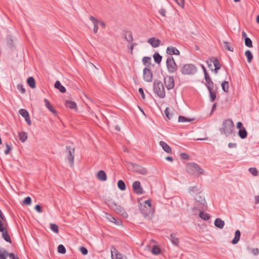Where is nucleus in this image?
I'll return each mask as SVG.
<instances>
[{
    "instance_id": "obj_51",
    "label": "nucleus",
    "mask_w": 259,
    "mask_h": 259,
    "mask_svg": "<svg viewBox=\"0 0 259 259\" xmlns=\"http://www.w3.org/2000/svg\"><path fill=\"white\" fill-rule=\"evenodd\" d=\"M79 250L83 255H87L88 253V249L84 247H80Z\"/></svg>"
},
{
    "instance_id": "obj_47",
    "label": "nucleus",
    "mask_w": 259,
    "mask_h": 259,
    "mask_svg": "<svg viewBox=\"0 0 259 259\" xmlns=\"http://www.w3.org/2000/svg\"><path fill=\"white\" fill-rule=\"evenodd\" d=\"M249 171L254 176H257L258 174L257 170L255 168H250L249 169Z\"/></svg>"
},
{
    "instance_id": "obj_50",
    "label": "nucleus",
    "mask_w": 259,
    "mask_h": 259,
    "mask_svg": "<svg viewBox=\"0 0 259 259\" xmlns=\"http://www.w3.org/2000/svg\"><path fill=\"white\" fill-rule=\"evenodd\" d=\"M189 190L190 193L198 192L199 191L197 186L191 187L189 188Z\"/></svg>"
},
{
    "instance_id": "obj_33",
    "label": "nucleus",
    "mask_w": 259,
    "mask_h": 259,
    "mask_svg": "<svg viewBox=\"0 0 259 259\" xmlns=\"http://www.w3.org/2000/svg\"><path fill=\"white\" fill-rule=\"evenodd\" d=\"M209 93L210 101L213 102L216 98L215 92L213 91V89L208 90Z\"/></svg>"
},
{
    "instance_id": "obj_17",
    "label": "nucleus",
    "mask_w": 259,
    "mask_h": 259,
    "mask_svg": "<svg viewBox=\"0 0 259 259\" xmlns=\"http://www.w3.org/2000/svg\"><path fill=\"white\" fill-rule=\"evenodd\" d=\"M214 224L216 227H217L220 229H222L224 227L225 222L224 221H223L220 218H217L215 220Z\"/></svg>"
},
{
    "instance_id": "obj_21",
    "label": "nucleus",
    "mask_w": 259,
    "mask_h": 259,
    "mask_svg": "<svg viewBox=\"0 0 259 259\" xmlns=\"http://www.w3.org/2000/svg\"><path fill=\"white\" fill-rule=\"evenodd\" d=\"M97 178L102 181H105L107 180V176L104 170H101L97 173Z\"/></svg>"
},
{
    "instance_id": "obj_5",
    "label": "nucleus",
    "mask_w": 259,
    "mask_h": 259,
    "mask_svg": "<svg viewBox=\"0 0 259 259\" xmlns=\"http://www.w3.org/2000/svg\"><path fill=\"white\" fill-rule=\"evenodd\" d=\"M197 68L192 64H185L181 68V71L184 75H193L197 72Z\"/></svg>"
},
{
    "instance_id": "obj_3",
    "label": "nucleus",
    "mask_w": 259,
    "mask_h": 259,
    "mask_svg": "<svg viewBox=\"0 0 259 259\" xmlns=\"http://www.w3.org/2000/svg\"><path fill=\"white\" fill-rule=\"evenodd\" d=\"M187 171L190 175H194L196 172L199 175L203 174V170L195 163H189L186 165Z\"/></svg>"
},
{
    "instance_id": "obj_48",
    "label": "nucleus",
    "mask_w": 259,
    "mask_h": 259,
    "mask_svg": "<svg viewBox=\"0 0 259 259\" xmlns=\"http://www.w3.org/2000/svg\"><path fill=\"white\" fill-rule=\"evenodd\" d=\"M6 146L7 147V149L5 151V154L6 155H8L9 154L10 151L12 150V148L9 144L7 143L6 144Z\"/></svg>"
},
{
    "instance_id": "obj_44",
    "label": "nucleus",
    "mask_w": 259,
    "mask_h": 259,
    "mask_svg": "<svg viewBox=\"0 0 259 259\" xmlns=\"http://www.w3.org/2000/svg\"><path fill=\"white\" fill-rule=\"evenodd\" d=\"M50 228L52 231L56 233H58L59 232L58 226L55 224H51Z\"/></svg>"
},
{
    "instance_id": "obj_57",
    "label": "nucleus",
    "mask_w": 259,
    "mask_h": 259,
    "mask_svg": "<svg viewBox=\"0 0 259 259\" xmlns=\"http://www.w3.org/2000/svg\"><path fill=\"white\" fill-rule=\"evenodd\" d=\"M139 92L141 95L142 99H145V94H144V93L143 89L142 88H140L139 89Z\"/></svg>"
},
{
    "instance_id": "obj_22",
    "label": "nucleus",
    "mask_w": 259,
    "mask_h": 259,
    "mask_svg": "<svg viewBox=\"0 0 259 259\" xmlns=\"http://www.w3.org/2000/svg\"><path fill=\"white\" fill-rule=\"evenodd\" d=\"M44 102H45L46 107L48 109V110L52 112L54 114L56 113V111L53 108V107L52 106L51 104L50 103V102H49V101L48 99H45Z\"/></svg>"
},
{
    "instance_id": "obj_12",
    "label": "nucleus",
    "mask_w": 259,
    "mask_h": 259,
    "mask_svg": "<svg viewBox=\"0 0 259 259\" xmlns=\"http://www.w3.org/2000/svg\"><path fill=\"white\" fill-rule=\"evenodd\" d=\"M147 42L150 44L153 48H157L160 46L161 41L160 39L153 37L148 39Z\"/></svg>"
},
{
    "instance_id": "obj_58",
    "label": "nucleus",
    "mask_w": 259,
    "mask_h": 259,
    "mask_svg": "<svg viewBox=\"0 0 259 259\" xmlns=\"http://www.w3.org/2000/svg\"><path fill=\"white\" fill-rule=\"evenodd\" d=\"M35 209L38 212H41L42 211L41 207L38 204L35 206Z\"/></svg>"
},
{
    "instance_id": "obj_8",
    "label": "nucleus",
    "mask_w": 259,
    "mask_h": 259,
    "mask_svg": "<svg viewBox=\"0 0 259 259\" xmlns=\"http://www.w3.org/2000/svg\"><path fill=\"white\" fill-rule=\"evenodd\" d=\"M143 78L148 82H150L153 79V73L151 70L148 68H145L143 70Z\"/></svg>"
},
{
    "instance_id": "obj_20",
    "label": "nucleus",
    "mask_w": 259,
    "mask_h": 259,
    "mask_svg": "<svg viewBox=\"0 0 259 259\" xmlns=\"http://www.w3.org/2000/svg\"><path fill=\"white\" fill-rule=\"evenodd\" d=\"M111 257L112 259H127L125 255L118 252L117 250H115V254H113L112 252Z\"/></svg>"
},
{
    "instance_id": "obj_42",
    "label": "nucleus",
    "mask_w": 259,
    "mask_h": 259,
    "mask_svg": "<svg viewBox=\"0 0 259 259\" xmlns=\"http://www.w3.org/2000/svg\"><path fill=\"white\" fill-rule=\"evenodd\" d=\"M58 251L59 253L64 254L66 253V250L64 246L62 244H60L58 246Z\"/></svg>"
},
{
    "instance_id": "obj_46",
    "label": "nucleus",
    "mask_w": 259,
    "mask_h": 259,
    "mask_svg": "<svg viewBox=\"0 0 259 259\" xmlns=\"http://www.w3.org/2000/svg\"><path fill=\"white\" fill-rule=\"evenodd\" d=\"M17 88L22 94H24L25 93V89L22 84H18Z\"/></svg>"
},
{
    "instance_id": "obj_23",
    "label": "nucleus",
    "mask_w": 259,
    "mask_h": 259,
    "mask_svg": "<svg viewBox=\"0 0 259 259\" xmlns=\"http://www.w3.org/2000/svg\"><path fill=\"white\" fill-rule=\"evenodd\" d=\"M240 231L239 230H236L235 233V237L232 240L231 243L233 244H237L240 240Z\"/></svg>"
},
{
    "instance_id": "obj_18",
    "label": "nucleus",
    "mask_w": 259,
    "mask_h": 259,
    "mask_svg": "<svg viewBox=\"0 0 259 259\" xmlns=\"http://www.w3.org/2000/svg\"><path fill=\"white\" fill-rule=\"evenodd\" d=\"M213 61V65L214 67V69L213 70L215 74H217L218 72V70L221 68V65L220 64L219 61L218 59L216 58L212 59Z\"/></svg>"
},
{
    "instance_id": "obj_59",
    "label": "nucleus",
    "mask_w": 259,
    "mask_h": 259,
    "mask_svg": "<svg viewBox=\"0 0 259 259\" xmlns=\"http://www.w3.org/2000/svg\"><path fill=\"white\" fill-rule=\"evenodd\" d=\"M159 13L163 17H165L166 16V10L164 9H161L159 10Z\"/></svg>"
},
{
    "instance_id": "obj_52",
    "label": "nucleus",
    "mask_w": 259,
    "mask_h": 259,
    "mask_svg": "<svg viewBox=\"0 0 259 259\" xmlns=\"http://www.w3.org/2000/svg\"><path fill=\"white\" fill-rule=\"evenodd\" d=\"M164 113H165V114L166 117L168 119H171V115H170V114H169V108H168V107H167V108L165 109Z\"/></svg>"
},
{
    "instance_id": "obj_63",
    "label": "nucleus",
    "mask_w": 259,
    "mask_h": 259,
    "mask_svg": "<svg viewBox=\"0 0 259 259\" xmlns=\"http://www.w3.org/2000/svg\"><path fill=\"white\" fill-rule=\"evenodd\" d=\"M144 204L145 205H147L149 208H151V200H147L144 201Z\"/></svg>"
},
{
    "instance_id": "obj_31",
    "label": "nucleus",
    "mask_w": 259,
    "mask_h": 259,
    "mask_svg": "<svg viewBox=\"0 0 259 259\" xmlns=\"http://www.w3.org/2000/svg\"><path fill=\"white\" fill-rule=\"evenodd\" d=\"M199 217L204 221L208 220L210 218V215L208 213L204 212L203 211H200Z\"/></svg>"
},
{
    "instance_id": "obj_39",
    "label": "nucleus",
    "mask_w": 259,
    "mask_h": 259,
    "mask_svg": "<svg viewBox=\"0 0 259 259\" xmlns=\"http://www.w3.org/2000/svg\"><path fill=\"white\" fill-rule=\"evenodd\" d=\"M151 58L149 57H144L143 58L142 62L144 65L149 66L151 64Z\"/></svg>"
},
{
    "instance_id": "obj_38",
    "label": "nucleus",
    "mask_w": 259,
    "mask_h": 259,
    "mask_svg": "<svg viewBox=\"0 0 259 259\" xmlns=\"http://www.w3.org/2000/svg\"><path fill=\"white\" fill-rule=\"evenodd\" d=\"M124 38L128 42L133 41V37L132 32L130 31H126L125 33Z\"/></svg>"
},
{
    "instance_id": "obj_32",
    "label": "nucleus",
    "mask_w": 259,
    "mask_h": 259,
    "mask_svg": "<svg viewBox=\"0 0 259 259\" xmlns=\"http://www.w3.org/2000/svg\"><path fill=\"white\" fill-rule=\"evenodd\" d=\"M66 105L70 109H73L76 108V104L74 102L67 100L66 101Z\"/></svg>"
},
{
    "instance_id": "obj_45",
    "label": "nucleus",
    "mask_w": 259,
    "mask_h": 259,
    "mask_svg": "<svg viewBox=\"0 0 259 259\" xmlns=\"http://www.w3.org/2000/svg\"><path fill=\"white\" fill-rule=\"evenodd\" d=\"M245 45L247 47H252V40L248 38H245Z\"/></svg>"
},
{
    "instance_id": "obj_56",
    "label": "nucleus",
    "mask_w": 259,
    "mask_h": 259,
    "mask_svg": "<svg viewBox=\"0 0 259 259\" xmlns=\"http://www.w3.org/2000/svg\"><path fill=\"white\" fill-rule=\"evenodd\" d=\"M140 209L143 213L145 214V215L147 214V211L146 210V209L147 210V208H146L145 205L143 206H141Z\"/></svg>"
},
{
    "instance_id": "obj_26",
    "label": "nucleus",
    "mask_w": 259,
    "mask_h": 259,
    "mask_svg": "<svg viewBox=\"0 0 259 259\" xmlns=\"http://www.w3.org/2000/svg\"><path fill=\"white\" fill-rule=\"evenodd\" d=\"M27 83L31 89H34L36 87L35 80L32 76L29 77L27 78Z\"/></svg>"
},
{
    "instance_id": "obj_61",
    "label": "nucleus",
    "mask_w": 259,
    "mask_h": 259,
    "mask_svg": "<svg viewBox=\"0 0 259 259\" xmlns=\"http://www.w3.org/2000/svg\"><path fill=\"white\" fill-rule=\"evenodd\" d=\"M228 147L230 148H236L237 147V144L234 143H229L228 144Z\"/></svg>"
},
{
    "instance_id": "obj_55",
    "label": "nucleus",
    "mask_w": 259,
    "mask_h": 259,
    "mask_svg": "<svg viewBox=\"0 0 259 259\" xmlns=\"http://www.w3.org/2000/svg\"><path fill=\"white\" fill-rule=\"evenodd\" d=\"M116 209L117 212L120 213L122 215L124 214V210L120 206H118L117 207H116Z\"/></svg>"
},
{
    "instance_id": "obj_13",
    "label": "nucleus",
    "mask_w": 259,
    "mask_h": 259,
    "mask_svg": "<svg viewBox=\"0 0 259 259\" xmlns=\"http://www.w3.org/2000/svg\"><path fill=\"white\" fill-rule=\"evenodd\" d=\"M205 80L206 81L205 85L208 90L213 89V83L210 77L208 74H206V76H204Z\"/></svg>"
},
{
    "instance_id": "obj_28",
    "label": "nucleus",
    "mask_w": 259,
    "mask_h": 259,
    "mask_svg": "<svg viewBox=\"0 0 259 259\" xmlns=\"http://www.w3.org/2000/svg\"><path fill=\"white\" fill-rule=\"evenodd\" d=\"M2 237L5 240L9 243H11L12 241L11 238L8 233L7 230L2 232Z\"/></svg>"
},
{
    "instance_id": "obj_25",
    "label": "nucleus",
    "mask_w": 259,
    "mask_h": 259,
    "mask_svg": "<svg viewBox=\"0 0 259 259\" xmlns=\"http://www.w3.org/2000/svg\"><path fill=\"white\" fill-rule=\"evenodd\" d=\"M238 136L239 137L242 139H244L247 137V132L245 128L243 127H242V128L240 129L238 131Z\"/></svg>"
},
{
    "instance_id": "obj_49",
    "label": "nucleus",
    "mask_w": 259,
    "mask_h": 259,
    "mask_svg": "<svg viewBox=\"0 0 259 259\" xmlns=\"http://www.w3.org/2000/svg\"><path fill=\"white\" fill-rule=\"evenodd\" d=\"M23 203L26 205H30L31 203V198L29 196L26 197L23 200Z\"/></svg>"
},
{
    "instance_id": "obj_24",
    "label": "nucleus",
    "mask_w": 259,
    "mask_h": 259,
    "mask_svg": "<svg viewBox=\"0 0 259 259\" xmlns=\"http://www.w3.org/2000/svg\"><path fill=\"white\" fill-rule=\"evenodd\" d=\"M54 86L55 88L58 89L61 93H64L66 92V90L65 88L61 84L59 81H56Z\"/></svg>"
},
{
    "instance_id": "obj_37",
    "label": "nucleus",
    "mask_w": 259,
    "mask_h": 259,
    "mask_svg": "<svg viewBox=\"0 0 259 259\" xmlns=\"http://www.w3.org/2000/svg\"><path fill=\"white\" fill-rule=\"evenodd\" d=\"M245 56L246 57L247 59V62L248 63H250L252 60V58H253V55L251 52L249 50H247L245 52Z\"/></svg>"
},
{
    "instance_id": "obj_36",
    "label": "nucleus",
    "mask_w": 259,
    "mask_h": 259,
    "mask_svg": "<svg viewBox=\"0 0 259 259\" xmlns=\"http://www.w3.org/2000/svg\"><path fill=\"white\" fill-rule=\"evenodd\" d=\"M223 43L224 44V48L225 49L231 52L234 51L233 48L231 46V44L229 42L224 41Z\"/></svg>"
},
{
    "instance_id": "obj_35",
    "label": "nucleus",
    "mask_w": 259,
    "mask_h": 259,
    "mask_svg": "<svg viewBox=\"0 0 259 259\" xmlns=\"http://www.w3.org/2000/svg\"><path fill=\"white\" fill-rule=\"evenodd\" d=\"M19 137L20 140L22 142H24L27 139V135L25 132H20L19 134Z\"/></svg>"
},
{
    "instance_id": "obj_34",
    "label": "nucleus",
    "mask_w": 259,
    "mask_h": 259,
    "mask_svg": "<svg viewBox=\"0 0 259 259\" xmlns=\"http://www.w3.org/2000/svg\"><path fill=\"white\" fill-rule=\"evenodd\" d=\"M118 188L121 191H124L126 189V185L124 181L119 180L117 183Z\"/></svg>"
},
{
    "instance_id": "obj_60",
    "label": "nucleus",
    "mask_w": 259,
    "mask_h": 259,
    "mask_svg": "<svg viewBox=\"0 0 259 259\" xmlns=\"http://www.w3.org/2000/svg\"><path fill=\"white\" fill-rule=\"evenodd\" d=\"M105 216L104 217L106 218L109 221L111 220V219H112L113 216L111 214L107 213H105Z\"/></svg>"
},
{
    "instance_id": "obj_64",
    "label": "nucleus",
    "mask_w": 259,
    "mask_h": 259,
    "mask_svg": "<svg viewBox=\"0 0 259 259\" xmlns=\"http://www.w3.org/2000/svg\"><path fill=\"white\" fill-rule=\"evenodd\" d=\"M6 254H5L4 251H3V253H0V259H6Z\"/></svg>"
},
{
    "instance_id": "obj_30",
    "label": "nucleus",
    "mask_w": 259,
    "mask_h": 259,
    "mask_svg": "<svg viewBox=\"0 0 259 259\" xmlns=\"http://www.w3.org/2000/svg\"><path fill=\"white\" fill-rule=\"evenodd\" d=\"M151 252L154 255H158L161 252V249L157 245H154L151 249Z\"/></svg>"
},
{
    "instance_id": "obj_15",
    "label": "nucleus",
    "mask_w": 259,
    "mask_h": 259,
    "mask_svg": "<svg viewBox=\"0 0 259 259\" xmlns=\"http://www.w3.org/2000/svg\"><path fill=\"white\" fill-rule=\"evenodd\" d=\"M169 239L171 241L172 244L175 246H178L179 244V239L176 236L175 233H172L170 235Z\"/></svg>"
},
{
    "instance_id": "obj_40",
    "label": "nucleus",
    "mask_w": 259,
    "mask_h": 259,
    "mask_svg": "<svg viewBox=\"0 0 259 259\" xmlns=\"http://www.w3.org/2000/svg\"><path fill=\"white\" fill-rule=\"evenodd\" d=\"M4 252L6 256H9L10 259H19L18 255L13 253H9L6 249H4Z\"/></svg>"
},
{
    "instance_id": "obj_7",
    "label": "nucleus",
    "mask_w": 259,
    "mask_h": 259,
    "mask_svg": "<svg viewBox=\"0 0 259 259\" xmlns=\"http://www.w3.org/2000/svg\"><path fill=\"white\" fill-rule=\"evenodd\" d=\"M132 166V170L136 173L141 174L143 175H146L147 173V170L144 167L138 165L136 163H130Z\"/></svg>"
},
{
    "instance_id": "obj_11",
    "label": "nucleus",
    "mask_w": 259,
    "mask_h": 259,
    "mask_svg": "<svg viewBox=\"0 0 259 259\" xmlns=\"http://www.w3.org/2000/svg\"><path fill=\"white\" fill-rule=\"evenodd\" d=\"M19 114L25 118V121L29 126L31 124V121L28 112L24 109H21L19 111Z\"/></svg>"
},
{
    "instance_id": "obj_19",
    "label": "nucleus",
    "mask_w": 259,
    "mask_h": 259,
    "mask_svg": "<svg viewBox=\"0 0 259 259\" xmlns=\"http://www.w3.org/2000/svg\"><path fill=\"white\" fill-rule=\"evenodd\" d=\"M159 144L165 152L167 153H170L171 152V148L165 142L163 141H160Z\"/></svg>"
},
{
    "instance_id": "obj_1",
    "label": "nucleus",
    "mask_w": 259,
    "mask_h": 259,
    "mask_svg": "<svg viewBox=\"0 0 259 259\" xmlns=\"http://www.w3.org/2000/svg\"><path fill=\"white\" fill-rule=\"evenodd\" d=\"M233 129L234 123L232 120L227 119L223 121L222 127L220 129V132L228 137L232 134Z\"/></svg>"
},
{
    "instance_id": "obj_4",
    "label": "nucleus",
    "mask_w": 259,
    "mask_h": 259,
    "mask_svg": "<svg viewBox=\"0 0 259 259\" xmlns=\"http://www.w3.org/2000/svg\"><path fill=\"white\" fill-rule=\"evenodd\" d=\"M166 65L169 73H174L177 71L178 66L172 56H168L167 57Z\"/></svg>"
},
{
    "instance_id": "obj_10",
    "label": "nucleus",
    "mask_w": 259,
    "mask_h": 259,
    "mask_svg": "<svg viewBox=\"0 0 259 259\" xmlns=\"http://www.w3.org/2000/svg\"><path fill=\"white\" fill-rule=\"evenodd\" d=\"M134 192L137 195L143 194V188L141 186V183L139 181H135L132 185Z\"/></svg>"
},
{
    "instance_id": "obj_41",
    "label": "nucleus",
    "mask_w": 259,
    "mask_h": 259,
    "mask_svg": "<svg viewBox=\"0 0 259 259\" xmlns=\"http://www.w3.org/2000/svg\"><path fill=\"white\" fill-rule=\"evenodd\" d=\"M221 86H222V89L225 92H227L228 91V89H229V83H228V81H224L222 84H221Z\"/></svg>"
},
{
    "instance_id": "obj_43",
    "label": "nucleus",
    "mask_w": 259,
    "mask_h": 259,
    "mask_svg": "<svg viewBox=\"0 0 259 259\" xmlns=\"http://www.w3.org/2000/svg\"><path fill=\"white\" fill-rule=\"evenodd\" d=\"M7 45L9 46V47H12L13 45V39L11 35H9L7 37Z\"/></svg>"
},
{
    "instance_id": "obj_53",
    "label": "nucleus",
    "mask_w": 259,
    "mask_h": 259,
    "mask_svg": "<svg viewBox=\"0 0 259 259\" xmlns=\"http://www.w3.org/2000/svg\"><path fill=\"white\" fill-rule=\"evenodd\" d=\"M213 62L212 59H210L209 61H207L206 62L209 68L210 69H211V70H213V66H212L213 62Z\"/></svg>"
},
{
    "instance_id": "obj_2",
    "label": "nucleus",
    "mask_w": 259,
    "mask_h": 259,
    "mask_svg": "<svg viewBox=\"0 0 259 259\" xmlns=\"http://www.w3.org/2000/svg\"><path fill=\"white\" fill-rule=\"evenodd\" d=\"M153 89L155 94L160 98H164L165 97V89L161 81L155 80L153 84Z\"/></svg>"
},
{
    "instance_id": "obj_6",
    "label": "nucleus",
    "mask_w": 259,
    "mask_h": 259,
    "mask_svg": "<svg viewBox=\"0 0 259 259\" xmlns=\"http://www.w3.org/2000/svg\"><path fill=\"white\" fill-rule=\"evenodd\" d=\"M65 153L69 163L71 166H73L74 163V148L66 146Z\"/></svg>"
},
{
    "instance_id": "obj_62",
    "label": "nucleus",
    "mask_w": 259,
    "mask_h": 259,
    "mask_svg": "<svg viewBox=\"0 0 259 259\" xmlns=\"http://www.w3.org/2000/svg\"><path fill=\"white\" fill-rule=\"evenodd\" d=\"M181 156L183 159H188L189 158L188 155L186 153H182Z\"/></svg>"
},
{
    "instance_id": "obj_54",
    "label": "nucleus",
    "mask_w": 259,
    "mask_h": 259,
    "mask_svg": "<svg viewBox=\"0 0 259 259\" xmlns=\"http://www.w3.org/2000/svg\"><path fill=\"white\" fill-rule=\"evenodd\" d=\"M175 1L178 4L179 6L183 8L185 0H175Z\"/></svg>"
},
{
    "instance_id": "obj_9",
    "label": "nucleus",
    "mask_w": 259,
    "mask_h": 259,
    "mask_svg": "<svg viewBox=\"0 0 259 259\" xmlns=\"http://www.w3.org/2000/svg\"><path fill=\"white\" fill-rule=\"evenodd\" d=\"M164 84L168 90L172 89L174 87V78L173 76H167L164 78Z\"/></svg>"
},
{
    "instance_id": "obj_29",
    "label": "nucleus",
    "mask_w": 259,
    "mask_h": 259,
    "mask_svg": "<svg viewBox=\"0 0 259 259\" xmlns=\"http://www.w3.org/2000/svg\"><path fill=\"white\" fill-rule=\"evenodd\" d=\"M194 120V118H188L185 116L180 115L178 118V121L181 122H191Z\"/></svg>"
},
{
    "instance_id": "obj_16",
    "label": "nucleus",
    "mask_w": 259,
    "mask_h": 259,
    "mask_svg": "<svg viewBox=\"0 0 259 259\" xmlns=\"http://www.w3.org/2000/svg\"><path fill=\"white\" fill-rule=\"evenodd\" d=\"M90 20L94 24V32L95 33H97L98 30V24L99 23V20L93 16H91L90 17Z\"/></svg>"
},
{
    "instance_id": "obj_27",
    "label": "nucleus",
    "mask_w": 259,
    "mask_h": 259,
    "mask_svg": "<svg viewBox=\"0 0 259 259\" xmlns=\"http://www.w3.org/2000/svg\"><path fill=\"white\" fill-rule=\"evenodd\" d=\"M153 58L155 63L160 64L162 60V56L158 53L155 52L153 56Z\"/></svg>"
},
{
    "instance_id": "obj_14",
    "label": "nucleus",
    "mask_w": 259,
    "mask_h": 259,
    "mask_svg": "<svg viewBox=\"0 0 259 259\" xmlns=\"http://www.w3.org/2000/svg\"><path fill=\"white\" fill-rule=\"evenodd\" d=\"M166 53L169 56H171L172 55H180V51L176 48L169 46L166 49Z\"/></svg>"
}]
</instances>
